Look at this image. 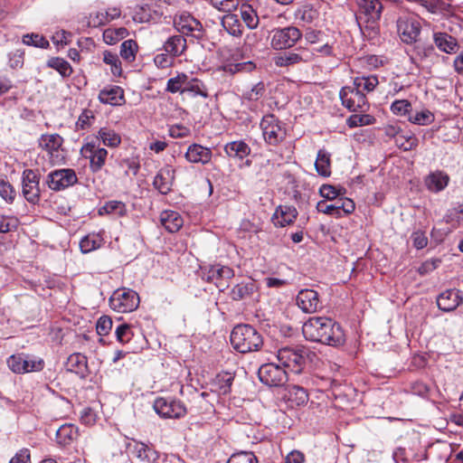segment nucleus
<instances>
[{
	"label": "nucleus",
	"mask_w": 463,
	"mask_h": 463,
	"mask_svg": "<svg viewBox=\"0 0 463 463\" xmlns=\"http://www.w3.org/2000/svg\"><path fill=\"white\" fill-rule=\"evenodd\" d=\"M302 332L307 340L331 346H339L345 341L341 326L327 317H312L307 320Z\"/></svg>",
	"instance_id": "obj_1"
},
{
	"label": "nucleus",
	"mask_w": 463,
	"mask_h": 463,
	"mask_svg": "<svg viewBox=\"0 0 463 463\" xmlns=\"http://www.w3.org/2000/svg\"><path fill=\"white\" fill-rule=\"evenodd\" d=\"M231 344L236 351L246 354L259 351L263 345V339L253 326L238 325L232 331Z\"/></svg>",
	"instance_id": "obj_2"
},
{
	"label": "nucleus",
	"mask_w": 463,
	"mask_h": 463,
	"mask_svg": "<svg viewBox=\"0 0 463 463\" xmlns=\"http://www.w3.org/2000/svg\"><path fill=\"white\" fill-rule=\"evenodd\" d=\"M260 127L264 141L269 146H279L287 137L285 125L273 114L263 116Z\"/></svg>",
	"instance_id": "obj_3"
},
{
	"label": "nucleus",
	"mask_w": 463,
	"mask_h": 463,
	"mask_svg": "<svg viewBox=\"0 0 463 463\" xmlns=\"http://www.w3.org/2000/svg\"><path fill=\"white\" fill-rule=\"evenodd\" d=\"M360 7L357 21L360 26L375 33L383 9L379 0H357Z\"/></svg>",
	"instance_id": "obj_4"
},
{
	"label": "nucleus",
	"mask_w": 463,
	"mask_h": 463,
	"mask_svg": "<svg viewBox=\"0 0 463 463\" xmlns=\"http://www.w3.org/2000/svg\"><path fill=\"white\" fill-rule=\"evenodd\" d=\"M277 360L288 373H300L306 364L304 351L297 347H282L279 349Z\"/></svg>",
	"instance_id": "obj_5"
},
{
	"label": "nucleus",
	"mask_w": 463,
	"mask_h": 463,
	"mask_svg": "<svg viewBox=\"0 0 463 463\" xmlns=\"http://www.w3.org/2000/svg\"><path fill=\"white\" fill-rule=\"evenodd\" d=\"M139 302L138 294L127 288H118L109 298L110 307L118 313H128L136 310Z\"/></svg>",
	"instance_id": "obj_6"
},
{
	"label": "nucleus",
	"mask_w": 463,
	"mask_h": 463,
	"mask_svg": "<svg viewBox=\"0 0 463 463\" xmlns=\"http://www.w3.org/2000/svg\"><path fill=\"white\" fill-rule=\"evenodd\" d=\"M270 45L274 50H287L296 45L302 38V32L294 25L275 28L271 31Z\"/></svg>",
	"instance_id": "obj_7"
},
{
	"label": "nucleus",
	"mask_w": 463,
	"mask_h": 463,
	"mask_svg": "<svg viewBox=\"0 0 463 463\" xmlns=\"http://www.w3.org/2000/svg\"><path fill=\"white\" fill-rule=\"evenodd\" d=\"M174 26L183 35L192 36L198 40L204 37L205 31L199 20L192 14L183 12L174 17Z\"/></svg>",
	"instance_id": "obj_8"
},
{
	"label": "nucleus",
	"mask_w": 463,
	"mask_h": 463,
	"mask_svg": "<svg viewBox=\"0 0 463 463\" xmlns=\"http://www.w3.org/2000/svg\"><path fill=\"white\" fill-rule=\"evenodd\" d=\"M261 383L270 387L283 386L288 380V373L273 362L262 364L258 372Z\"/></svg>",
	"instance_id": "obj_9"
},
{
	"label": "nucleus",
	"mask_w": 463,
	"mask_h": 463,
	"mask_svg": "<svg viewBox=\"0 0 463 463\" xmlns=\"http://www.w3.org/2000/svg\"><path fill=\"white\" fill-rule=\"evenodd\" d=\"M153 408L164 419H179L184 417L187 411L184 404L178 400L158 397L155 400Z\"/></svg>",
	"instance_id": "obj_10"
},
{
	"label": "nucleus",
	"mask_w": 463,
	"mask_h": 463,
	"mask_svg": "<svg viewBox=\"0 0 463 463\" xmlns=\"http://www.w3.org/2000/svg\"><path fill=\"white\" fill-rule=\"evenodd\" d=\"M339 96L342 104L350 111L364 112L369 108L365 95L354 86L343 87L339 92Z\"/></svg>",
	"instance_id": "obj_11"
},
{
	"label": "nucleus",
	"mask_w": 463,
	"mask_h": 463,
	"mask_svg": "<svg viewBox=\"0 0 463 463\" xmlns=\"http://www.w3.org/2000/svg\"><path fill=\"white\" fill-rule=\"evenodd\" d=\"M315 53L306 47H298L293 51L280 53L274 57V63L278 67H288L300 63H307L314 60Z\"/></svg>",
	"instance_id": "obj_12"
},
{
	"label": "nucleus",
	"mask_w": 463,
	"mask_h": 463,
	"mask_svg": "<svg viewBox=\"0 0 463 463\" xmlns=\"http://www.w3.org/2000/svg\"><path fill=\"white\" fill-rule=\"evenodd\" d=\"M420 22L412 17H400L397 20V30L401 40L407 43L411 44L417 42L420 33Z\"/></svg>",
	"instance_id": "obj_13"
},
{
	"label": "nucleus",
	"mask_w": 463,
	"mask_h": 463,
	"mask_svg": "<svg viewBox=\"0 0 463 463\" xmlns=\"http://www.w3.org/2000/svg\"><path fill=\"white\" fill-rule=\"evenodd\" d=\"M8 367L15 373L41 371L43 368L42 359H33L23 354L11 355L7 360Z\"/></svg>",
	"instance_id": "obj_14"
},
{
	"label": "nucleus",
	"mask_w": 463,
	"mask_h": 463,
	"mask_svg": "<svg viewBox=\"0 0 463 463\" xmlns=\"http://www.w3.org/2000/svg\"><path fill=\"white\" fill-rule=\"evenodd\" d=\"M297 306L305 313L313 314L320 311L323 307L319 294L309 288L301 289L296 298Z\"/></svg>",
	"instance_id": "obj_15"
},
{
	"label": "nucleus",
	"mask_w": 463,
	"mask_h": 463,
	"mask_svg": "<svg viewBox=\"0 0 463 463\" xmlns=\"http://www.w3.org/2000/svg\"><path fill=\"white\" fill-rule=\"evenodd\" d=\"M23 194L29 203H35L39 200V177L31 169H26L23 173Z\"/></svg>",
	"instance_id": "obj_16"
},
{
	"label": "nucleus",
	"mask_w": 463,
	"mask_h": 463,
	"mask_svg": "<svg viewBox=\"0 0 463 463\" xmlns=\"http://www.w3.org/2000/svg\"><path fill=\"white\" fill-rule=\"evenodd\" d=\"M80 153L84 158L90 160V168L94 172L101 169L108 156V151L105 148L97 147L92 143L84 145Z\"/></svg>",
	"instance_id": "obj_17"
},
{
	"label": "nucleus",
	"mask_w": 463,
	"mask_h": 463,
	"mask_svg": "<svg viewBox=\"0 0 463 463\" xmlns=\"http://www.w3.org/2000/svg\"><path fill=\"white\" fill-rule=\"evenodd\" d=\"M175 178V170L171 165L162 167L154 178V187L162 194H167Z\"/></svg>",
	"instance_id": "obj_18"
},
{
	"label": "nucleus",
	"mask_w": 463,
	"mask_h": 463,
	"mask_svg": "<svg viewBox=\"0 0 463 463\" xmlns=\"http://www.w3.org/2000/svg\"><path fill=\"white\" fill-rule=\"evenodd\" d=\"M463 301L459 290L452 288L440 293L437 298L439 308L445 312L455 310Z\"/></svg>",
	"instance_id": "obj_19"
},
{
	"label": "nucleus",
	"mask_w": 463,
	"mask_h": 463,
	"mask_svg": "<svg viewBox=\"0 0 463 463\" xmlns=\"http://www.w3.org/2000/svg\"><path fill=\"white\" fill-rule=\"evenodd\" d=\"M184 156L190 163L206 165L212 160L213 152L210 148L194 143L188 146Z\"/></svg>",
	"instance_id": "obj_20"
},
{
	"label": "nucleus",
	"mask_w": 463,
	"mask_h": 463,
	"mask_svg": "<svg viewBox=\"0 0 463 463\" xmlns=\"http://www.w3.org/2000/svg\"><path fill=\"white\" fill-rule=\"evenodd\" d=\"M234 271L228 266L214 265L212 266L206 274V280L213 282L217 288H221L225 287L223 280H228L233 278Z\"/></svg>",
	"instance_id": "obj_21"
},
{
	"label": "nucleus",
	"mask_w": 463,
	"mask_h": 463,
	"mask_svg": "<svg viewBox=\"0 0 463 463\" xmlns=\"http://www.w3.org/2000/svg\"><path fill=\"white\" fill-rule=\"evenodd\" d=\"M298 216L294 206L279 205L272 215V222L276 227H285L292 224Z\"/></svg>",
	"instance_id": "obj_22"
},
{
	"label": "nucleus",
	"mask_w": 463,
	"mask_h": 463,
	"mask_svg": "<svg viewBox=\"0 0 463 463\" xmlns=\"http://www.w3.org/2000/svg\"><path fill=\"white\" fill-rule=\"evenodd\" d=\"M64 367L66 371L74 373L80 378H85L88 374L87 357L80 353L72 354L67 358Z\"/></svg>",
	"instance_id": "obj_23"
},
{
	"label": "nucleus",
	"mask_w": 463,
	"mask_h": 463,
	"mask_svg": "<svg viewBox=\"0 0 463 463\" xmlns=\"http://www.w3.org/2000/svg\"><path fill=\"white\" fill-rule=\"evenodd\" d=\"M294 18L302 26L315 24L319 19V12L311 4H304L296 9Z\"/></svg>",
	"instance_id": "obj_24"
},
{
	"label": "nucleus",
	"mask_w": 463,
	"mask_h": 463,
	"mask_svg": "<svg viewBox=\"0 0 463 463\" xmlns=\"http://www.w3.org/2000/svg\"><path fill=\"white\" fill-rule=\"evenodd\" d=\"M449 183V176L443 171H434L430 173L424 180L426 188L432 193L443 191Z\"/></svg>",
	"instance_id": "obj_25"
},
{
	"label": "nucleus",
	"mask_w": 463,
	"mask_h": 463,
	"mask_svg": "<svg viewBox=\"0 0 463 463\" xmlns=\"http://www.w3.org/2000/svg\"><path fill=\"white\" fill-rule=\"evenodd\" d=\"M99 99L104 104L120 106L125 102L124 90L119 86L105 87L99 91Z\"/></svg>",
	"instance_id": "obj_26"
},
{
	"label": "nucleus",
	"mask_w": 463,
	"mask_h": 463,
	"mask_svg": "<svg viewBox=\"0 0 463 463\" xmlns=\"http://www.w3.org/2000/svg\"><path fill=\"white\" fill-rule=\"evenodd\" d=\"M233 381L234 373L222 372L211 383V390L219 395H227L231 392Z\"/></svg>",
	"instance_id": "obj_27"
},
{
	"label": "nucleus",
	"mask_w": 463,
	"mask_h": 463,
	"mask_svg": "<svg viewBox=\"0 0 463 463\" xmlns=\"http://www.w3.org/2000/svg\"><path fill=\"white\" fill-rule=\"evenodd\" d=\"M257 289L255 281L249 279L235 285L231 291V297L236 301L252 299Z\"/></svg>",
	"instance_id": "obj_28"
},
{
	"label": "nucleus",
	"mask_w": 463,
	"mask_h": 463,
	"mask_svg": "<svg viewBox=\"0 0 463 463\" xmlns=\"http://www.w3.org/2000/svg\"><path fill=\"white\" fill-rule=\"evenodd\" d=\"M433 41L437 48L446 53H455L458 49L457 39L447 33H434Z\"/></svg>",
	"instance_id": "obj_29"
},
{
	"label": "nucleus",
	"mask_w": 463,
	"mask_h": 463,
	"mask_svg": "<svg viewBox=\"0 0 463 463\" xmlns=\"http://www.w3.org/2000/svg\"><path fill=\"white\" fill-rule=\"evenodd\" d=\"M163 48L171 57L181 56L187 48L186 39L181 34L172 35L165 42Z\"/></svg>",
	"instance_id": "obj_30"
},
{
	"label": "nucleus",
	"mask_w": 463,
	"mask_h": 463,
	"mask_svg": "<svg viewBox=\"0 0 463 463\" xmlns=\"http://www.w3.org/2000/svg\"><path fill=\"white\" fill-rule=\"evenodd\" d=\"M132 453L138 463H155L158 458L157 451L142 442L134 445Z\"/></svg>",
	"instance_id": "obj_31"
},
{
	"label": "nucleus",
	"mask_w": 463,
	"mask_h": 463,
	"mask_svg": "<svg viewBox=\"0 0 463 463\" xmlns=\"http://www.w3.org/2000/svg\"><path fill=\"white\" fill-rule=\"evenodd\" d=\"M250 146L242 141L237 140L229 142L224 146V152L229 157L238 158L242 160L250 154Z\"/></svg>",
	"instance_id": "obj_32"
},
{
	"label": "nucleus",
	"mask_w": 463,
	"mask_h": 463,
	"mask_svg": "<svg viewBox=\"0 0 463 463\" xmlns=\"http://www.w3.org/2000/svg\"><path fill=\"white\" fill-rule=\"evenodd\" d=\"M162 225L170 232L179 231L184 223L181 215L175 211H164L160 215Z\"/></svg>",
	"instance_id": "obj_33"
},
{
	"label": "nucleus",
	"mask_w": 463,
	"mask_h": 463,
	"mask_svg": "<svg viewBox=\"0 0 463 463\" xmlns=\"http://www.w3.org/2000/svg\"><path fill=\"white\" fill-rule=\"evenodd\" d=\"M222 25L225 31L232 36L239 37L242 34L243 27L237 14L228 13L222 19Z\"/></svg>",
	"instance_id": "obj_34"
},
{
	"label": "nucleus",
	"mask_w": 463,
	"mask_h": 463,
	"mask_svg": "<svg viewBox=\"0 0 463 463\" xmlns=\"http://www.w3.org/2000/svg\"><path fill=\"white\" fill-rule=\"evenodd\" d=\"M315 167L318 175L327 177L331 175L330 154L324 149L317 153Z\"/></svg>",
	"instance_id": "obj_35"
},
{
	"label": "nucleus",
	"mask_w": 463,
	"mask_h": 463,
	"mask_svg": "<svg viewBox=\"0 0 463 463\" xmlns=\"http://www.w3.org/2000/svg\"><path fill=\"white\" fill-rule=\"evenodd\" d=\"M99 215L113 214L122 217L127 214L126 204L121 201H109L98 211Z\"/></svg>",
	"instance_id": "obj_36"
},
{
	"label": "nucleus",
	"mask_w": 463,
	"mask_h": 463,
	"mask_svg": "<svg viewBox=\"0 0 463 463\" xmlns=\"http://www.w3.org/2000/svg\"><path fill=\"white\" fill-rule=\"evenodd\" d=\"M241 17L248 28L255 29L259 24V17L251 5L242 4L240 8Z\"/></svg>",
	"instance_id": "obj_37"
},
{
	"label": "nucleus",
	"mask_w": 463,
	"mask_h": 463,
	"mask_svg": "<svg viewBox=\"0 0 463 463\" xmlns=\"http://www.w3.org/2000/svg\"><path fill=\"white\" fill-rule=\"evenodd\" d=\"M395 144L404 151H410L418 146V138L412 133H397L394 137Z\"/></svg>",
	"instance_id": "obj_38"
},
{
	"label": "nucleus",
	"mask_w": 463,
	"mask_h": 463,
	"mask_svg": "<svg viewBox=\"0 0 463 463\" xmlns=\"http://www.w3.org/2000/svg\"><path fill=\"white\" fill-rule=\"evenodd\" d=\"M128 35V31L125 27L108 28L103 32V40L107 44H116Z\"/></svg>",
	"instance_id": "obj_39"
},
{
	"label": "nucleus",
	"mask_w": 463,
	"mask_h": 463,
	"mask_svg": "<svg viewBox=\"0 0 463 463\" xmlns=\"http://www.w3.org/2000/svg\"><path fill=\"white\" fill-rule=\"evenodd\" d=\"M157 15L156 11H152L148 5H137L135 7L132 18L137 23H149Z\"/></svg>",
	"instance_id": "obj_40"
},
{
	"label": "nucleus",
	"mask_w": 463,
	"mask_h": 463,
	"mask_svg": "<svg viewBox=\"0 0 463 463\" xmlns=\"http://www.w3.org/2000/svg\"><path fill=\"white\" fill-rule=\"evenodd\" d=\"M378 84V78L375 75L358 76L354 79V86L362 92L373 91Z\"/></svg>",
	"instance_id": "obj_41"
},
{
	"label": "nucleus",
	"mask_w": 463,
	"mask_h": 463,
	"mask_svg": "<svg viewBox=\"0 0 463 463\" xmlns=\"http://www.w3.org/2000/svg\"><path fill=\"white\" fill-rule=\"evenodd\" d=\"M98 137L102 140V143L109 147H116L121 142L120 136L113 129L108 128H101L98 132Z\"/></svg>",
	"instance_id": "obj_42"
},
{
	"label": "nucleus",
	"mask_w": 463,
	"mask_h": 463,
	"mask_svg": "<svg viewBox=\"0 0 463 463\" xmlns=\"http://www.w3.org/2000/svg\"><path fill=\"white\" fill-rule=\"evenodd\" d=\"M102 238L96 233H90L81 239L80 248L82 252L88 253L100 247Z\"/></svg>",
	"instance_id": "obj_43"
},
{
	"label": "nucleus",
	"mask_w": 463,
	"mask_h": 463,
	"mask_svg": "<svg viewBox=\"0 0 463 463\" xmlns=\"http://www.w3.org/2000/svg\"><path fill=\"white\" fill-rule=\"evenodd\" d=\"M138 45L134 40H127L121 43L120 56L128 62H132L136 59Z\"/></svg>",
	"instance_id": "obj_44"
},
{
	"label": "nucleus",
	"mask_w": 463,
	"mask_h": 463,
	"mask_svg": "<svg viewBox=\"0 0 463 463\" xmlns=\"http://www.w3.org/2000/svg\"><path fill=\"white\" fill-rule=\"evenodd\" d=\"M184 88V92H190L194 96H201L203 98L208 97V91L204 84L196 78H188Z\"/></svg>",
	"instance_id": "obj_45"
},
{
	"label": "nucleus",
	"mask_w": 463,
	"mask_h": 463,
	"mask_svg": "<svg viewBox=\"0 0 463 463\" xmlns=\"http://www.w3.org/2000/svg\"><path fill=\"white\" fill-rule=\"evenodd\" d=\"M188 76L184 73H180L175 77L170 78L166 83V90L171 93L181 92L184 93V87Z\"/></svg>",
	"instance_id": "obj_46"
},
{
	"label": "nucleus",
	"mask_w": 463,
	"mask_h": 463,
	"mask_svg": "<svg viewBox=\"0 0 463 463\" xmlns=\"http://www.w3.org/2000/svg\"><path fill=\"white\" fill-rule=\"evenodd\" d=\"M82 24L83 25L91 28H98L108 24L103 10L90 13L88 16L83 18Z\"/></svg>",
	"instance_id": "obj_47"
},
{
	"label": "nucleus",
	"mask_w": 463,
	"mask_h": 463,
	"mask_svg": "<svg viewBox=\"0 0 463 463\" xmlns=\"http://www.w3.org/2000/svg\"><path fill=\"white\" fill-rule=\"evenodd\" d=\"M409 121L419 126H427L435 120L434 114L429 109H423L409 117Z\"/></svg>",
	"instance_id": "obj_48"
},
{
	"label": "nucleus",
	"mask_w": 463,
	"mask_h": 463,
	"mask_svg": "<svg viewBox=\"0 0 463 463\" xmlns=\"http://www.w3.org/2000/svg\"><path fill=\"white\" fill-rule=\"evenodd\" d=\"M22 42L26 45L43 49H47L50 45L49 41L46 38H44L43 35L39 33H33L24 34L23 36Z\"/></svg>",
	"instance_id": "obj_49"
},
{
	"label": "nucleus",
	"mask_w": 463,
	"mask_h": 463,
	"mask_svg": "<svg viewBox=\"0 0 463 463\" xmlns=\"http://www.w3.org/2000/svg\"><path fill=\"white\" fill-rule=\"evenodd\" d=\"M265 92V84L260 81L254 84L250 90L243 91L242 98L250 101H257L264 96Z\"/></svg>",
	"instance_id": "obj_50"
},
{
	"label": "nucleus",
	"mask_w": 463,
	"mask_h": 463,
	"mask_svg": "<svg viewBox=\"0 0 463 463\" xmlns=\"http://www.w3.org/2000/svg\"><path fill=\"white\" fill-rule=\"evenodd\" d=\"M77 436L78 430L74 425L67 423L60 425V444H67L75 439Z\"/></svg>",
	"instance_id": "obj_51"
},
{
	"label": "nucleus",
	"mask_w": 463,
	"mask_h": 463,
	"mask_svg": "<svg viewBox=\"0 0 463 463\" xmlns=\"http://www.w3.org/2000/svg\"><path fill=\"white\" fill-rule=\"evenodd\" d=\"M40 146L51 156L54 157V152L58 150V142L56 135H43L40 139Z\"/></svg>",
	"instance_id": "obj_52"
},
{
	"label": "nucleus",
	"mask_w": 463,
	"mask_h": 463,
	"mask_svg": "<svg viewBox=\"0 0 463 463\" xmlns=\"http://www.w3.org/2000/svg\"><path fill=\"white\" fill-rule=\"evenodd\" d=\"M374 118L371 115L354 114L347 118V125L350 128H356L361 126L372 125L374 123Z\"/></svg>",
	"instance_id": "obj_53"
},
{
	"label": "nucleus",
	"mask_w": 463,
	"mask_h": 463,
	"mask_svg": "<svg viewBox=\"0 0 463 463\" xmlns=\"http://www.w3.org/2000/svg\"><path fill=\"white\" fill-rule=\"evenodd\" d=\"M78 181L76 173L72 169H60V189L73 185Z\"/></svg>",
	"instance_id": "obj_54"
},
{
	"label": "nucleus",
	"mask_w": 463,
	"mask_h": 463,
	"mask_svg": "<svg viewBox=\"0 0 463 463\" xmlns=\"http://www.w3.org/2000/svg\"><path fill=\"white\" fill-rule=\"evenodd\" d=\"M103 61L111 66V72L113 75L121 74V62L117 54L110 52H105L103 53Z\"/></svg>",
	"instance_id": "obj_55"
},
{
	"label": "nucleus",
	"mask_w": 463,
	"mask_h": 463,
	"mask_svg": "<svg viewBox=\"0 0 463 463\" xmlns=\"http://www.w3.org/2000/svg\"><path fill=\"white\" fill-rule=\"evenodd\" d=\"M213 7L220 12L231 13L239 6L237 0H209Z\"/></svg>",
	"instance_id": "obj_56"
},
{
	"label": "nucleus",
	"mask_w": 463,
	"mask_h": 463,
	"mask_svg": "<svg viewBox=\"0 0 463 463\" xmlns=\"http://www.w3.org/2000/svg\"><path fill=\"white\" fill-rule=\"evenodd\" d=\"M227 463H258V458L252 452L241 451L232 454Z\"/></svg>",
	"instance_id": "obj_57"
},
{
	"label": "nucleus",
	"mask_w": 463,
	"mask_h": 463,
	"mask_svg": "<svg viewBox=\"0 0 463 463\" xmlns=\"http://www.w3.org/2000/svg\"><path fill=\"white\" fill-rule=\"evenodd\" d=\"M391 110L394 115L405 116L411 110V104L407 99H396L392 103Z\"/></svg>",
	"instance_id": "obj_58"
},
{
	"label": "nucleus",
	"mask_w": 463,
	"mask_h": 463,
	"mask_svg": "<svg viewBox=\"0 0 463 463\" xmlns=\"http://www.w3.org/2000/svg\"><path fill=\"white\" fill-rule=\"evenodd\" d=\"M289 400L295 401L297 405H303L307 402L308 395L304 388L293 386L289 391Z\"/></svg>",
	"instance_id": "obj_59"
},
{
	"label": "nucleus",
	"mask_w": 463,
	"mask_h": 463,
	"mask_svg": "<svg viewBox=\"0 0 463 463\" xmlns=\"http://www.w3.org/2000/svg\"><path fill=\"white\" fill-rule=\"evenodd\" d=\"M0 195L7 203H13L15 197V191L4 177L0 176Z\"/></svg>",
	"instance_id": "obj_60"
},
{
	"label": "nucleus",
	"mask_w": 463,
	"mask_h": 463,
	"mask_svg": "<svg viewBox=\"0 0 463 463\" xmlns=\"http://www.w3.org/2000/svg\"><path fill=\"white\" fill-rule=\"evenodd\" d=\"M115 334L117 340L122 344L128 343L133 336L132 328L128 324L119 325L117 327Z\"/></svg>",
	"instance_id": "obj_61"
},
{
	"label": "nucleus",
	"mask_w": 463,
	"mask_h": 463,
	"mask_svg": "<svg viewBox=\"0 0 463 463\" xmlns=\"http://www.w3.org/2000/svg\"><path fill=\"white\" fill-rule=\"evenodd\" d=\"M95 120V116L92 110L84 109L79 116L76 126L80 129H86L90 128Z\"/></svg>",
	"instance_id": "obj_62"
},
{
	"label": "nucleus",
	"mask_w": 463,
	"mask_h": 463,
	"mask_svg": "<svg viewBox=\"0 0 463 463\" xmlns=\"http://www.w3.org/2000/svg\"><path fill=\"white\" fill-rule=\"evenodd\" d=\"M336 208V212H338L339 217L343 216L344 214H350L354 211V203L348 198L345 199H339L335 201Z\"/></svg>",
	"instance_id": "obj_63"
},
{
	"label": "nucleus",
	"mask_w": 463,
	"mask_h": 463,
	"mask_svg": "<svg viewBox=\"0 0 463 463\" xmlns=\"http://www.w3.org/2000/svg\"><path fill=\"white\" fill-rule=\"evenodd\" d=\"M412 245L417 250L424 249L428 245V238L424 232L415 231L411 235Z\"/></svg>",
	"instance_id": "obj_64"
}]
</instances>
